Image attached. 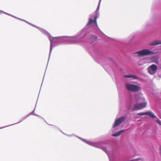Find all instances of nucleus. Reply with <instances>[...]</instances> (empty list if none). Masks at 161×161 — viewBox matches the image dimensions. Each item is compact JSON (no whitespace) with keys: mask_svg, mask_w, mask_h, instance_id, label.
<instances>
[{"mask_svg":"<svg viewBox=\"0 0 161 161\" xmlns=\"http://www.w3.org/2000/svg\"><path fill=\"white\" fill-rule=\"evenodd\" d=\"M147 105V103L146 102L137 103L134 105L133 109L134 110H139L143 108L146 107Z\"/></svg>","mask_w":161,"mask_h":161,"instance_id":"3","label":"nucleus"},{"mask_svg":"<svg viewBox=\"0 0 161 161\" xmlns=\"http://www.w3.org/2000/svg\"><path fill=\"white\" fill-rule=\"evenodd\" d=\"M138 115H147L153 118H156V116L151 111L147 112H146L139 113L137 114Z\"/></svg>","mask_w":161,"mask_h":161,"instance_id":"6","label":"nucleus"},{"mask_svg":"<svg viewBox=\"0 0 161 161\" xmlns=\"http://www.w3.org/2000/svg\"><path fill=\"white\" fill-rule=\"evenodd\" d=\"M101 0H100V1Z\"/></svg>","mask_w":161,"mask_h":161,"instance_id":"18","label":"nucleus"},{"mask_svg":"<svg viewBox=\"0 0 161 161\" xmlns=\"http://www.w3.org/2000/svg\"><path fill=\"white\" fill-rule=\"evenodd\" d=\"M90 39L91 41L90 42H91V43H93V42L96 41L97 40V38L96 36L92 35L91 36Z\"/></svg>","mask_w":161,"mask_h":161,"instance_id":"10","label":"nucleus"},{"mask_svg":"<svg viewBox=\"0 0 161 161\" xmlns=\"http://www.w3.org/2000/svg\"><path fill=\"white\" fill-rule=\"evenodd\" d=\"M124 77L125 78H133L134 79H137L138 78L137 76L135 75H126L124 76Z\"/></svg>","mask_w":161,"mask_h":161,"instance_id":"11","label":"nucleus"},{"mask_svg":"<svg viewBox=\"0 0 161 161\" xmlns=\"http://www.w3.org/2000/svg\"><path fill=\"white\" fill-rule=\"evenodd\" d=\"M124 130H121L118 132L117 133L113 134L112 135V136H119L120 134L124 132Z\"/></svg>","mask_w":161,"mask_h":161,"instance_id":"12","label":"nucleus"},{"mask_svg":"<svg viewBox=\"0 0 161 161\" xmlns=\"http://www.w3.org/2000/svg\"><path fill=\"white\" fill-rule=\"evenodd\" d=\"M157 69V66L154 64H152L147 68V71L148 73L152 75L155 73Z\"/></svg>","mask_w":161,"mask_h":161,"instance_id":"4","label":"nucleus"},{"mask_svg":"<svg viewBox=\"0 0 161 161\" xmlns=\"http://www.w3.org/2000/svg\"><path fill=\"white\" fill-rule=\"evenodd\" d=\"M160 151H161V148H160Z\"/></svg>","mask_w":161,"mask_h":161,"instance_id":"17","label":"nucleus"},{"mask_svg":"<svg viewBox=\"0 0 161 161\" xmlns=\"http://www.w3.org/2000/svg\"><path fill=\"white\" fill-rule=\"evenodd\" d=\"M97 15H96L94 18V19L93 20L91 18H90L89 19V21L87 24V25H91V24L94 23L96 25H97Z\"/></svg>","mask_w":161,"mask_h":161,"instance_id":"7","label":"nucleus"},{"mask_svg":"<svg viewBox=\"0 0 161 161\" xmlns=\"http://www.w3.org/2000/svg\"><path fill=\"white\" fill-rule=\"evenodd\" d=\"M138 64L140 65H141V64L140 62V61L138 62Z\"/></svg>","mask_w":161,"mask_h":161,"instance_id":"16","label":"nucleus"},{"mask_svg":"<svg viewBox=\"0 0 161 161\" xmlns=\"http://www.w3.org/2000/svg\"><path fill=\"white\" fill-rule=\"evenodd\" d=\"M161 44V41H154L152 42L149 43L150 46H155L157 45Z\"/></svg>","mask_w":161,"mask_h":161,"instance_id":"8","label":"nucleus"},{"mask_svg":"<svg viewBox=\"0 0 161 161\" xmlns=\"http://www.w3.org/2000/svg\"><path fill=\"white\" fill-rule=\"evenodd\" d=\"M99 5H100V2H99L98 6H97V10H98V9H99Z\"/></svg>","mask_w":161,"mask_h":161,"instance_id":"15","label":"nucleus"},{"mask_svg":"<svg viewBox=\"0 0 161 161\" xmlns=\"http://www.w3.org/2000/svg\"><path fill=\"white\" fill-rule=\"evenodd\" d=\"M125 86L128 91L134 92L139 91L141 89V88L139 85L126 84Z\"/></svg>","mask_w":161,"mask_h":161,"instance_id":"1","label":"nucleus"},{"mask_svg":"<svg viewBox=\"0 0 161 161\" xmlns=\"http://www.w3.org/2000/svg\"><path fill=\"white\" fill-rule=\"evenodd\" d=\"M156 122L159 124H161V122L160 121L159 119H158V120H156Z\"/></svg>","mask_w":161,"mask_h":161,"instance_id":"14","label":"nucleus"},{"mask_svg":"<svg viewBox=\"0 0 161 161\" xmlns=\"http://www.w3.org/2000/svg\"><path fill=\"white\" fill-rule=\"evenodd\" d=\"M158 57H152L151 58V59L152 61V62L155 63H156V64H158Z\"/></svg>","mask_w":161,"mask_h":161,"instance_id":"9","label":"nucleus"},{"mask_svg":"<svg viewBox=\"0 0 161 161\" xmlns=\"http://www.w3.org/2000/svg\"><path fill=\"white\" fill-rule=\"evenodd\" d=\"M101 0H100V1Z\"/></svg>","mask_w":161,"mask_h":161,"instance_id":"19","label":"nucleus"},{"mask_svg":"<svg viewBox=\"0 0 161 161\" xmlns=\"http://www.w3.org/2000/svg\"><path fill=\"white\" fill-rule=\"evenodd\" d=\"M125 119V116H122L119 119H117L115 121L113 125V127H115L123 122Z\"/></svg>","mask_w":161,"mask_h":161,"instance_id":"5","label":"nucleus"},{"mask_svg":"<svg viewBox=\"0 0 161 161\" xmlns=\"http://www.w3.org/2000/svg\"><path fill=\"white\" fill-rule=\"evenodd\" d=\"M135 53L137 54L138 57H141L146 55H152L154 54V53L153 52L151 51L148 49H144L136 52Z\"/></svg>","mask_w":161,"mask_h":161,"instance_id":"2","label":"nucleus"},{"mask_svg":"<svg viewBox=\"0 0 161 161\" xmlns=\"http://www.w3.org/2000/svg\"><path fill=\"white\" fill-rule=\"evenodd\" d=\"M135 98L136 99L137 102L139 100H140V99L142 100V101H141L142 102L144 101H145V99L144 98H139L138 96H136L135 97Z\"/></svg>","mask_w":161,"mask_h":161,"instance_id":"13","label":"nucleus"}]
</instances>
